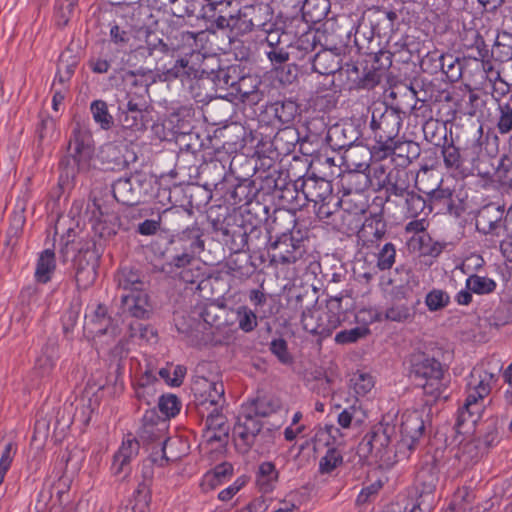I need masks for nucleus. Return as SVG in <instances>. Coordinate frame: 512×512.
<instances>
[{"mask_svg": "<svg viewBox=\"0 0 512 512\" xmlns=\"http://www.w3.org/2000/svg\"><path fill=\"white\" fill-rule=\"evenodd\" d=\"M504 210L495 204L482 207L476 216V229L496 245L497 239L506 236L507 228L503 219Z\"/></svg>", "mask_w": 512, "mask_h": 512, "instance_id": "9", "label": "nucleus"}, {"mask_svg": "<svg viewBox=\"0 0 512 512\" xmlns=\"http://www.w3.org/2000/svg\"><path fill=\"white\" fill-rule=\"evenodd\" d=\"M110 318L107 317V309L103 305H97L90 313L85 315V326L91 327V332L103 335L107 332Z\"/></svg>", "mask_w": 512, "mask_h": 512, "instance_id": "31", "label": "nucleus"}, {"mask_svg": "<svg viewBox=\"0 0 512 512\" xmlns=\"http://www.w3.org/2000/svg\"><path fill=\"white\" fill-rule=\"evenodd\" d=\"M180 247L174 246L172 249L175 252L172 255H167L165 263L162 265V272L177 275L179 271L192 267L195 262V256L192 251H189L182 243Z\"/></svg>", "mask_w": 512, "mask_h": 512, "instance_id": "21", "label": "nucleus"}, {"mask_svg": "<svg viewBox=\"0 0 512 512\" xmlns=\"http://www.w3.org/2000/svg\"><path fill=\"white\" fill-rule=\"evenodd\" d=\"M56 269L55 253L52 249L43 250L38 257L35 269V279L39 283H47L51 280Z\"/></svg>", "mask_w": 512, "mask_h": 512, "instance_id": "28", "label": "nucleus"}, {"mask_svg": "<svg viewBox=\"0 0 512 512\" xmlns=\"http://www.w3.org/2000/svg\"><path fill=\"white\" fill-rule=\"evenodd\" d=\"M495 382V375L484 369L483 366H476L472 369L467 377L465 401L456 415L455 426L459 433H462L465 425L474 426L480 419L485 407L484 401Z\"/></svg>", "mask_w": 512, "mask_h": 512, "instance_id": "2", "label": "nucleus"}, {"mask_svg": "<svg viewBox=\"0 0 512 512\" xmlns=\"http://www.w3.org/2000/svg\"><path fill=\"white\" fill-rule=\"evenodd\" d=\"M224 82L236 91L237 97L244 103L256 105L262 100L263 93L259 90L261 81L255 76H243L236 82H229V77L225 76Z\"/></svg>", "mask_w": 512, "mask_h": 512, "instance_id": "17", "label": "nucleus"}, {"mask_svg": "<svg viewBox=\"0 0 512 512\" xmlns=\"http://www.w3.org/2000/svg\"><path fill=\"white\" fill-rule=\"evenodd\" d=\"M329 0H305L302 5V14L306 22L318 23L328 14Z\"/></svg>", "mask_w": 512, "mask_h": 512, "instance_id": "32", "label": "nucleus"}, {"mask_svg": "<svg viewBox=\"0 0 512 512\" xmlns=\"http://www.w3.org/2000/svg\"><path fill=\"white\" fill-rule=\"evenodd\" d=\"M196 74L197 70L190 65L189 60L187 58H180L170 68H167L162 76L164 81H171L176 78L196 77Z\"/></svg>", "mask_w": 512, "mask_h": 512, "instance_id": "39", "label": "nucleus"}, {"mask_svg": "<svg viewBox=\"0 0 512 512\" xmlns=\"http://www.w3.org/2000/svg\"><path fill=\"white\" fill-rule=\"evenodd\" d=\"M278 480V472L272 462H263L256 473V485L263 493L271 492Z\"/></svg>", "mask_w": 512, "mask_h": 512, "instance_id": "29", "label": "nucleus"}, {"mask_svg": "<svg viewBox=\"0 0 512 512\" xmlns=\"http://www.w3.org/2000/svg\"><path fill=\"white\" fill-rule=\"evenodd\" d=\"M498 119L497 130L500 134H508L512 131V99L499 103L497 106Z\"/></svg>", "mask_w": 512, "mask_h": 512, "instance_id": "49", "label": "nucleus"}, {"mask_svg": "<svg viewBox=\"0 0 512 512\" xmlns=\"http://www.w3.org/2000/svg\"><path fill=\"white\" fill-rule=\"evenodd\" d=\"M255 6H245L237 14L218 15L214 23L219 29H229L236 35L251 31L253 27L260 26V21H255L252 14L255 12Z\"/></svg>", "mask_w": 512, "mask_h": 512, "instance_id": "12", "label": "nucleus"}, {"mask_svg": "<svg viewBox=\"0 0 512 512\" xmlns=\"http://www.w3.org/2000/svg\"><path fill=\"white\" fill-rule=\"evenodd\" d=\"M340 299L329 301L327 309H322L323 318L325 320L324 337H328L341 324L340 315L335 311L340 308Z\"/></svg>", "mask_w": 512, "mask_h": 512, "instance_id": "43", "label": "nucleus"}, {"mask_svg": "<svg viewBox=\"0 0 512 512\" xmlns=\"http://www.w3.org/2000/svg\"><path fill=\"white\" fill-rule=\"evenodd\" d=\"M275 118L281 124L291 123L298 114V105L292 100L276 101L270 106Z\"/></svg>", "mask_w": 512, "mask_h": 512, "instance_id": "36", "label": "nucleus"}, {"mask_svg": "<svg viewBox=\"0 0 512 512\" xmlns=\"http://www.w3.org/2000/svg\"><path fill=\"white\" fill-rule=\"evenodd\" d=\"M352 165H355L357 168V171L354 173H350L348 175V181L351 184H355V189L357 191L364 190L368 188L369 186L373 185L372 180L370 179V175L367 173L362 172V170H365L368 168V165L366 163H351Z\"/></svg>", "mask_w": 512, "mask_h": 512, "instance_id": "54", "label": "nucleus"}, {"mask_svg": "<svg viewBox=\"0 0 512 512\" xmlns=\"http://www.w3.org/2000/svg\"><path fill=\"white\" fill-rule=\"evenodd\" d=\"M386 232L385 221L380 216L373 215L365 219L357 232V238L363 247L369 248L382 240Z\"/></svg>", "mask_w": 512, "mask_h": 512, "instance_id": "19", "label": "nucleus"}, {"mask_svg": "<svg viewBox=\"0 0 512 512\" xmlns=\"http://www.w3.org/2000/svg\"><path fill=\"white\" fill-rule=\"evenodd\" d=\"M341 57L331 49H322L311 60L313 71L321 75H337L341 66Z\"/></svg>", "mask_w": 512, "mask_h": 512, "instance_id": "22", "label": "nucleus"}, {"mask_svg": "<svg viewBox=\"0 0 512 512\" xmlns=\"http://www.w3.org/2000/svg\"><path fill=\"white\" fill-rule=\"evenodd\" d=\"M344 463L342 451L336 447H328L325 454L320 458L318 464V474L332 475Z\"/></svg>", "mask_w": 512, "mask_h": 512, "instance_id": "30", "label": "nucleus"}, {"mask_svg": "<svg viewBox=\"0 0 512 512\" xmlns=\"http://www.w3.org/2000/svg\"><path fill=\"white\" fill-rule=\"evenodd\" d=\"M358 139V131L352 124H336L329 128L327 142L333 150L346 149L344 159L349 162L355 154L352 146Z\"/></svg>", "mask_w": 512, "mask_h": 512, "instance_id": "13", "label": "nucleus"}, {"mask_svg": "<svg viewBox=\"0 0 512 512\" xmlns=\"http://www.w3.org/2000/svg\"><path fill=\"white\" fill-rule=\"evenodd\" d=\"M402 121L400 111L395 108L383 104L373 108L370 128L375 140L372 151L375 157L384 159L401 149L404 144L411 145V142L403 143L396 139Z\"/></svg>", "mask_w": 512, "mask_h": 512, "instance_id": "3", "label": "nucleus"}, {"mask_svg": "<svg viewBox=\"0 0 512 512\" xmlns=\"http://www.w3.org/2000/svg\"><path fill=\"white\" fill-rule=\"evenodd\" d=\"M297 193H301L305 200L313 202L315 206L319 202L332 199V184L324 178L308 177L295 183Z\"/></svg>", "mask_w": 512, "mask_h": 512, "instance_id": "14", "label": "nucleus"}, {"mask_svg": "<svg viewBox=\"0 0 512 512\" xmlns=\"http://www.w3.org/2000/svg\"><path fill=\"white\" fill-rule=\"evenodd\" d=\"M393 431L394 428L389 425L375 426L360 442L359 453L365 457H374L384 464L392 463L390 444Z\"/></svg>", "mask_w": 512, "mask_h": 512, "instance_id": "7", "label": "nucleus"}, {"mask_svg": "<svg viewBox=\"0 0 512 512\" xmlns=\"http://www.w3.org/2000/svg\"><path fill=\"white\" fill-rule=\"evenodd\" d=\"M77 232L73 228H68L67 232L62 235L60 239V250L59 253L62 257V261L66 262L70 256V250L74 249L77 242Z\"/></svg>", "mask_w": 512, "mask_h": 512, "instance_id": "63", "label": "nucleus"}, {"mask_svg": "<svg viewBox=\"0 0 512 512\" xmlns=\"http://www.w3.org/2000/svg\"><path fill=\"white\" fill-rule=\"evenodd\" d=\"M93 120L104 130H109L114 124L113 116L109 113L108 105L103 100H94L90 105Z\"/></svg>", "mask_w": 512, "mask_h": 512, "instance_id": "41", "label": "nucleus"}, {"mask_svg": "<svg viewBox=\"0 0 512 512\" xmlns=\"http://www.w3.org/2000/svg\"><path fill=\"white\" fill-rule=\"evenodd\" d=\"M109 36L110 43H108L106 47L107 50H109V52H112L110 48L111 43L115 44L119 48H125L129 44L131 39L130 31L116 23L111 24Z\"/></svg>", "mask_w": 512, "mask_h": 512, "instance_id": "55", "label": "nucleus"}, {"mask_svg": "<svg viewBox=\"0 0 512 512\" xmlns=\"http://www.w3.org/2000/svg\"><path fill=\"white\" fill-rule=\"evenodd\" d=\"M118 286L128 293L143 291V282L138 271L128 267L122 268L117 276Z\"/></svg>", "mask_w": 512, "mask_h": 512, "instance_id": "35", "label": "nucleus"}, {"mask_svg": "<svg viewBox=\"0 0 512 512\" xmlns=\"http://www.w3.org/2000/svg\"><path fill=\"white\" fill-rule=\"evenodd\" d=\"M56 122L47 113L39 114V123L36 128V133L40 143L47 139H51L55 133Z\"/></svg>", "mask_w": 512, "mask_h": 512, "instance_id": "53", "label": "nucleus"}, {"mask_svg": "<svg viewBox=\"0 0 512 512\" xmlns=\"http://www.w3.org/2000/svg\"><path fill=\"white\" fill-rule=\"evenodd\" d=\"M115 199L123 204L134 203V188L130 178H119L112 186Z\"/></svg>", "mask_w": 512, "mask_h": 512, "instance_id": "45", "label": "nucleus"}, {"mask_svg": "<svg viewBox=\"0 0 512 512\" xmlns=\"http://www.w3.org/2000/svg\"><path fill=\"white\" fill-rule=\"evenodd\" d=\"M192 391L197 411L202 418H205L203 436L206 441L209 443L226 441L229 425L223 414L226 405L223 382L201 377L193 383Z\"/></svg>", "mask_w": 512, "mask_h": 512, "instance_id": "1", "label": "nucleus"}, {"mask_svg": "<svg viewBox=\"0 0 512 512\" xmlns=\"http://www.w3.org/2000/svg\"><path fill=\"white\" fill-rule=\"evenodd\" d=\"M350 386L358 396H365L375 385L374 377L365 371L357 370L350 377Z\"/></svg>", "mask_w": 512, "mask_h": 512, "instance_id": "42", "label": "nucleus"}, {"mask_svg": "<svg viewBox=\"0 0 512 512\" xmlns=\"http://www.w3.org/2000/svg\"><path fill=\"white\" fill-rule=\"evenodd\" d=\"M271 248V261L280 264L295 263L303 254L299 242H295L292 236L286 234L272 243Z\"/></svg>", "mask_w": 512, "mask_h": 512, "instance_id": "18", "label": "nucleus"}, {"mask_svg": "<svg viewBox=\"0 0 512 512\" xmlns=\"http://www.w3.org/2000/svg\"><path fill=\"white\" fill-rule=\"evenodd\" d=\"M441 155L445 169L455 178H466L473 175L464 150L455 146L453 142L442 146Z\"/></svg>", "mask_w": 512, "mask_h": 512, "instance_id": "15", "label": "nucleus"}, {"mask_svg": "<svg viewBox=\"0 0 512 512\" xmlns=\"http://www.w3.org/2000/svg\"><path fill=\"white\" fill-rule=\"evenodd\" d=\"M465 286L475 294L487 295L496 290L497 283L487 276L472 274L466 279Z\"/></svg>", "mask_w": 512, "mask_h": 512, "instance_id": "37", "label": "nucleus"}, {"mask_svg": "<svg viewBox=\"0 0 512 512\" xmlns=\"http://www.w3.org/2000/svg\"><path fill=\"white\" fill-rule=\"evenodd\" d=\"M425 430L422 414L417 411H407L401 417V440L397 445L394 457L399 461L408 457Z\"/></svg>", "mask_w": 512, "mask_h": 512, "instance_id": "8", "label": "nucleus"}, {"mask_svg": "<svg viewBox=\"0 0 512 512\" xmlns=\"http://www.w3.org/2000/svg\"><path fill=\"white\" fill-rule=\"evenodd\" d=\"M95 244L89 239H79L74 249L70 250V254L73 253V261L81 259L83 262L92 261L97 262L98 254L94 249Z\"/></svg>", "mask_w": 512, "mask_h": 512, "instance_id": "47", "label": "nucleus"}, {"mask_svg": "<svg viewBox=\"0 0 512 512\" xmlns=\"http://www.w3.org/2000/svg\"><path fill=\"white\" fill-rule=\"evenodd\" d=\"M442 512H480V505L475 502V493L470 487L458 488L447 509Z\"/></svg>", "mask_w": 512, "mask_h": 512, "instance_id": "23", "label": "nucleus"}, {"mask_svg": "<svg viewBox=\"0 0 512 512\" xmlns=\"http://www.w3.org/2000/svg\"><path fill=\"white\" fill-rule=\"evenodd\" d=\"M409 372L426 395L437 399L447 389L449 381L445 378L442 364L424 353L411 355Z\"/></svg>", "mask_w": 512, "mask_h": 512, "instance_id": "4", "label": "nucleus"}, {"mask_svg": "<svg viewBox=\"0 0 512 512\" xmlns=\"http://www.w3.org/2000/svg\"><path fill=\"white\" fill-rule=\"evenodd\" d=\"M143 111L137 103L128 101L125 107H119L118 120L124 129L141 130L144 127Z\"/></svg>", "mask_w": 512, "mask_h": 512, "instance_id": "24", "label": "nucleus"}, {"mask_svg": "<svg viewBox=\"0 0 512 512\" xmlns=\"http://www.w3.org/2000/svg\"><path fill=\"white\" fill-rule=\"evenodd\" d=\"M140 437L151 443H156L157 446H162L166 443L163 429L152 423H144L141 428Z\"/></svg>", "mask_w": 512, "mask_h": 512, "instance_id": "58", "label": "nucleus"}, {"mask_svg": "<svg viewBox=\"0 0 512 512\" xmlns=\"http://www.w3.org/2000/svg\"><path fill=\"white\" fill-rule=\"evenodd\" d=\"M499 181L509 188H512V159L502 158L497 169Z\"/></svg>", "mask_w": 512, "mask_h": 512, "instance_id": "64", "label": "nucleus"}, {"mask_svg": "<svg viewBox=\"0 0 512 512\" xmlns=\"http://www.w3.org/2000/svg\"><path fill=\"white\" fill-rule=\"evenodd\" d=\"M139 442L130 435L122 441L118 451L114 454L111 471L115 476L125 478L130 472V462L139 453Z\"/></svg>", "mask_w": 512, "mask_h": 512, "instance_id": "16", "label": "nucleus"}, {"mask_svg": "<svg viewBox=\"0 0 512 512\" xmlns=\"http://www.w3.org/2000/svg\"><path fill=\"white\" fill-rule=\"evenodd\" d=\"M424 302L430 312H437L445 309L451 300L448 292L434 288L426 294Z\"/></svg>", "mask_w": 512, "mask_h": 512, "instance_id": "46", "label": "nucleus"}, {"mask_svg": "<svg viewBox=\"0 0 512 512\" xmlns=\"http://www.w3.org/2000/svg\"><path fill=\"white\" fill-rule=\"evenodd\" d=\"M233 438L237 450L241 453H247L252 447L263 452L273 443L271 431L263 430L260 420L244 410L233 428Z\"/></svg>", "mask_w": 512, "mask_h": 512, "instance_id": "5", "label": "nucleus"}, {"mask_svg": "<svg viewBox=\"0 0 512 512\" xmlns=\"http://www.w3.org/2000/svg\"><path fill=\"white\" fill-rule=\"evenodd\" d=\"M377 267L381 271L389 270L393 267L396 260V247L394 244L385 243L376 254Z\"/></svg>", "mask_w": 512, "mask_h": 512, "instance_id": "51", "label": "nucleus"}, {"mask_svg": "<svg viewBox=\"0 0 512 512\" xmlns=\"http://www.w3.org/2000/svg\"><path fill=\"white\" fill-rule=\"evenodd\" d=\"M369 334L367 327H355L350 330H342L335 336V342L337 344H349L358 341Z\"/></svg>", "mask_w": 512, "mask_h": 512, "instance_id": "60", "label": "nucleus"}, {"mask_svg": "<svg viewBox=\"0 0 512 512\" xmlns=\"http://www.w3.org/2000/svg\"><path fill=\"white\" fill-rule=\"evenodd\" d=\"M281 408V402L278 398L272 396L258 397L251 403L243 406V410L248 414L258 417H266L276 413Z\"/></svg>", "mask_w": 512, "mask_h": 512, "instance_id": "26", "label": "nucleus"}, {"mask_svg": "<svg viewBox=\"0 0 512 512\" xmlns=\"http://www.w3.org/2000/svg\"><path fill=\"white\" fill-rule=\"evenodd\" d=\"M477 136L471 141L467 142L463 148L465 157L471 166L473 175L488 174V171H483L480 164L486 160L497 155L499 138L497 135H484L483 127L479 126L476 132Z\"/></svg>", "mask_w": 512, "mask_h": 512, "instance_id": "6", "label": "nucleus"}, {"mask_svg": "<svg viewBox=\"0 0 512 512\" xmlns=\"http://www.w3.org/2000/svg\"><path fill=\"white\" fill-rule=\"evenodd\" d=\"M427 60L433 62L434 72L441 70L451 82L459 80L462 76V64L459 58L452 54L428 55L423 64H426Z\"/></svg>", "mask_w": 512, "mask_h": 512, "instance_id": "20", "label": "nucleus"}, {"mask_svg": "<svg viewBox=\"0 0 512 512\" xmlns=\"http://www.w3.org/2000/svg\"><path fill=\"white\" fill-rule=\"evenodd\" d=\"M368 175L373 182V185L378 187H385L387 182H391L394 176V169L387 172V168L380 163H375L371 167H368Z\"/></svg>", "mask_w": 512, "mask_h": 512, "instance_id": "56", "label": "nucleus"}, {"mask_svg": "<svg viewBox=\"0 0 512 512\" xmlns=\"http://www.w3.org/2000/svg\"><path fill=\"white\" fill-rule=\"evenodd\" d=\"M412 309L402 303H396L388 307L384 313V319L393 322H406L413 318Z\"/></svg>", "mask_w": 512, "mask_h": 512, "instance_id": "50", "label": "nucleus"}, {"mask_svg": "<svg viewBox=\"0 0 512 512\" xmlns=\"http://www.w3.org/2000/svg\"><path fill=\"white\" fill-rule=\"evenodd\" d=\"M361 71L358 66L354 63H346L344 66H340V70L337 72V77L340 80H344V85L352 89H360L361 86Z\"/></svg>", "mask_w": 512, "mask_h": 512, "instance_id": "44", "label": "nucleus"}, {"mask_svg": "<svg viewBox=\"0 0 512 512\" xmlns=\"http://www.w3.org/2000/svg\"><path fill=\"white\" fill-rule=\"evenodd\" d=\"M322 309H315L313 311L303 312L302 314V325L303 328L314 335H318L321 338L324 337V333L322 329L324 330L325 320L323 318Z\"/></svg>", "mask_w": 512, "mask_h": 512, "instance_id": "38", "label": "nucleus"}, {"mask_svg": "<svg viewBox=\"0 0 512 512\" xmlns=\"http://www.w3.org/2000/svg\"><path fill=\"white\" fill-rule=\"evenodd\" d=\"M94 153L93 138L91 132L77 124L71 133L68 143V154L72 158L77 169L88 166Z\"/></svg>", "mask_w": 512, "mask_h": 512, "instance_id": "10", "label": "nucleus"}, {"mask_svg": "<svg viewBox=\"0 0 512 512\" xmlns=\"http://www.w3.org/2000/svg\"><path fill=\"white\" fill-rule=\"evenodd\" d=\"M437 477L431 469H423L416 476V491L418 498L409 512H429L433 509Z\"/></svg>", "mask_w": 512, "mask_h": 512, "instance_id": "11", "label": "nucleus"}, {"mask_svg": "<svg viewBox=\"0 0 512 512\" xmlns=\"http://www.w3.org/2000/svg\"><path fill=\"white\" fill-rule=\"evenodd\" d=\"M79 0H57L56 14L59 25H66L73 15Z\"/></svg>", "mask_w": 512, "mask_h": 512, "instance_id": "61", "label": "nucleus"}, {"mask_svg": "<svg viewBox=\"0 0 512 512\" xmlns=\"http://www.w3.org/2000/svg\"><path fill=\"white\" fill-rule=\"evenodd\" d=\"M405 202V212L408 217L416 218L424 212L426 200L416 192L412 191L409 196L403 198Z\"/></svg>", "mask_w": 512, "mask_h": 512, "instance_id": "52", "label": "nucleus"}, {"mask_svg": "<svg viewBox=\"0 0 512 512\" xmlns=\"http://www.w3.org/2000/svg\"><path fill=\"white\" fill-rule=\"evenodd\" d=\"M76 267L75 281L77 287L80 289H87L92 285L96 279V264L97 262L86 261L81 259L74 261Z\"/></svg>", "mask_w": 512, "mask_h": 512, "instance_id": "34", "label": "nucleus"}, {"mask_svg": "<svg viewBox=\"0 0 512 512\" xmlns=\"http://www.w3.org/2000/svg\"><path fill=\"white\" fill-rule=\"evenodd\" d=\"M238 327L245 333L252 332L258 325L256 313L248 306L242 305L235 310Z\"/></svg>", "mask_w": 512, "mask_h": 512, "instance_id": "48", "label": "nucleus"}, {"mask_svg": "<svg viewBox=\"0 0 512 512\" xmlns=\"http://www.w3.org/2000/svg\"><path fill=\"white\" fill-rule=\"evenodd\" d=\"M158 382L152 371H146L139 379L135 387V397L147 405L155 401Z\"/></svg>", "mask_w": 512, "mask_h": 512, "instance_id": "27", "label": "nucleus"}, {"mask_svg": "<svg viewBox=\"0 0 512 512\" xmlns=\"http://www.w3.org/2000/svg\"><path fill=\"white\" fill-rule=\"evenodd\" d=\"M394 176L391 182H387V191L390 195L405 198L412 191L409 190L408 173L405 170L394 169Z\"/></svg>", "mask_w": 512, "mask_h": 512, "instance_id": "40", "label": "nucleus"}, {"mask_svg": "<svg viewBox=\"0 0 512 512\" xmlns=\"http://www.w3.org/2000/svg\"><path fill=\"white\" fill-rule=\"evenodd\" d=\"M113 52H109L107 50V54L91 56L88 60V66L92 72L96 74H104L107 73L110 69L112 57L109 54Z\"/></svg>", "mask_w": 512, "mask_h": 512, "instance_id": "62", "label": "nucleus"}, {"mask_svg": "<svg viewBox=\"0 0 512 512\" xmlns=\"http://www.w3.org/2000/svg\"><path fill=\"white\" fill-rule=\"evenodd\" d=\"M225 310L223 306L214 303L207 304L200 312L201 319L210 326L220 325V319Z\"/></svg>", "mask_w": 512, "mask_h": 512, "instance_id": "59", "label": "nucleus"}, {"mask_svg": "<svg viewBox=\"0 0 512 512\" xmlns=\"http://www.w3.org/2000/svg\"><path fill=\"white\" fill-rule=\"evenodd\" d=\"M181 403L174 394L162 395L158 400V408L167 417H175L180 411Z\"/></svg>", "mask_w": 512, "mask_h": 512, "instance_id": "57", "label": "nucleus"}, {"mask_svg": "<svg viewBox=\"0 0 512 512\" xmlns=\"http://www.w3.org/2000/svg\"><path fill=\"white\" fill-rule=\"evenodd\" d=\"M121 302L123 310L129 312L133 317L143 318L148 312V296L144 291L123 293Z\"/></svg>", "mask_w": 512, "mask_h": 512, "instance_id": "25", "label": "nucleus"}, {"mask_svg": "<svg viewBox=\"0 0 512 512\" xmlns=\"http://www.w3.org/2000/svg\"><path fill=\"white\" fill-rule=\"evenodd\" d=\"M340 437H342V434L339 428L335 427L334 425H325L323 428H319L312 438L313 450L317 452L323 446L337 447V440Z\"/></svg>", "mask_w": 512, "mask_h": 512, "instance_id": "33", "label": "nucleus"}]
</instances>
